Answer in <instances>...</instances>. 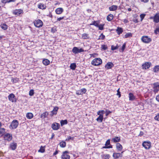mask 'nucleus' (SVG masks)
Segmentation results:
<instances>
[{
	"label": "nucleus",
	"mask_w": 159,
	"mask_h": 159,
	"mask_svg": "<svg viewBox=\"0 0 159 159\" xmlns=\"http://www.w3.org/2000/svg\"><path fill=\"white\" fill-rule=\"evenodd\" d=\"M102 63L101 59L99 58L94 59L91 62V64L94 66H98Z\"/></svg>",
	"instance_id": "obj_1"
},
{
	"label": "nucleus",
	"mask_w": 159,
	"mask_h": 159,
	"mask_svg": "<svg viewBox=\"0 0 159 159\" xmlns=\"http://www.w3.org/2000/svg\"><path fill=\"white\" fill-rule=\"evenodd\" d=\"M18 124V121L17 120H14L11 122L9 128L11 129H16L17 127Z\"/></svg>",
	"instance_id": "obj_2"
},
{
	"label": "nucleus",
	"mask_w": 159,
	"mask_h": 159,
	"mask_svg": "<svg viewBox=\"0 0 159 159\" xmlns=\"http://www.w3.org/2000/svg\"><path fill=\"white\" fill-rule=\"evenodd\" d=\"M34 23V26L37 28H41L43 25V22L40 19L35 20Z\"/></svg>",
	"instance_id": "obj_3"
},
{
	"label": "nucleus",
	"mask_w": 159,
	"mask_h": 159,
	"mask_svg": "<svg viewBox=\"0 0 159 159\" xmlns=\"http://www.w3.org/2000/svg\"><path fill=\"white\" fill-rule=\"evenodd\" d=\"M3 136L4 139L5 140H7L8 142L11 141L12 138V135L8 133H7L4 135L2 134L1 136Z\"/></svg>",
	"instance_id": "obj_4"
},
{
	"label": "nucleus",
	"mask_w": 159,
	"mask_h": 159,
	"mask_svg": "<svg viewBox=\"0 0 159 159\" xmlns=\"http://www.w3.org/2000/svg\"><path fill=\"white\" fill-rule=\"evenodd\" d=\"M84 51L83 48H79L78 47H73L72 50L73 52L75 54H76L79 53L84 52Z\"/></svg>",
	"instance_id": "obj_5"
},
{
	"label": "nucleus",
	"mask_w": 159,
	"mask_h": 159,
	"mask_svg": "<svg viewBox=\"0 0 159 159\" xmlns=\"http://www.w3.org/2000/svg\"><path fill=\"white\" fill-rule=\"evenodd\" d=\"M9 100L12 102H16L17 99L14 94L12 93L10 94L8 96Z\"/></svg>",
	"instance_id": "obj_6"
},
{
	"label": "nucleus",
	"mask_w": 159,
	"mask_h": 159,
	"mask_svg": "<svg viewBox=\"0 0 159 159\" xmlns=\"http://www.w3.org/2000/svg\"><path fill=\"white\" fill-rule=\"evenodd\" d=\"M142 41L144 43H148L152 41V39L149 38L147 36H143L142 37L141 39Z\"/></svg>",
	"instance_id": "obj_7"
},
{
	"label": "nucleus",
	"mask_w": 159,
	"mask_h": 159,
	"mask_svg": "<svg viewBox=\"0 0 159 159\" xmlns=\"http://www.w3.org/2000/svg\"><path fill=\"white\" fill-rule=\"evenodd\" d=\"M151 145V143L149 141H145L143 142L142 144L143 146L146 149H149Z\"/></svg>",
	"instance_id": "obj_8"
},
{
	"label": "nucleus",
	"mask_w": 159,
	"mask_h": 159,
	"mask_svg": "<svg viewBox=\"0 0 159 159\" xmlns=\"http://www.w3.org/2000/svg\"><path fill=\"white\" fill-rule=\"evenodd\" d=\"M152 65V63L150 62H146L142 64V68L143 69H149Z\"/></svg>",
	"instance_id": "obj_9"
},
{
	"label": "nucleus",
	"mask_w": 159,
	"mask_h": 159,
	"mask_svg": "<svg viewBox=\"0 0 159 159\" xmlns=\"http://www.w3.org/2000/svg\"><path fill=\"white\" fill-rule=\"evenodd\" d=\"M68 153V152L67 151H65L64 152L61 156V159H70V155L67 154Z\"/></svg>",
	"instance_id": "obj_10"
},
{
	"label": "nucleus",
	"mask_w": 159,
	"mask_h": 159,
	"mask_svg": "<svg viewBox=\"0 0 159 159\" xmlns=\"http://www.w3.org/2000/svg\"><path fill=\"white\" fill-rule=\"evenodd\" d=\"M60 127L59 124L57 123H54L52 125V128L54 130H57L59 129Z\"/></svg>",
	"instance_id": "obj_11"
},
{
	"label": "nucleus",
	"mask_w": 159,
	"mask_h": 159,
	"mask_svg": "<svg viewBox=\"0 0 159 159\" xmlns=\"http://www.w3.org/2000/svg\"><path fill=\"white\" fill-rule=\"evenodd\" d=\"M17 146L16 143L13 142L10 144V148L12 150H14L16 148Z\"/></svg>",
	"instance_id": "obj_12"
},
{
	"label": "nucleus",
	"mask_w": 159,
	"mask_h": 159,
	"mask_svg": "<svg viewBox=\"0 0 159 159\" xmlns=\"http://www.w3.org/2000/svg\"><path fill=\"white\" fill-rule=\"evenodd\" d=\"M113 64L111 62H108L105 66V68L107 69H111L114 66Z\"/></svg>",
	"instance_id": "obj_13"
},
{
	"label": "nucleus",
	"mask_w": 159,
	"mask_h": 159,
	"mask_svg": "<svg viewBox=\"0 0 159 159\" xmlns=\"http://www.w3.org/2000/svg\"><path fill=\"white\" fill-rule=\"evenodd\" d=\"M58 109V107L57 106L54 107L53 110L51 112V115L52 116L54 115L57 114Z\"/></svg>",
	"instance_id": "obj_14"
},
{
	"label": "nucleus",
	"mask_w": 159,
	"mask_h": 159,
	"mask_svg": "<svg viewBox=\"0 0 159 159\" xmlns=\"http://www.w3.org/2000/svg\"><path fill=\"white\" fill-rule=\"evenodd\" d=\"M154 22L156 23H157L159 22V13H157L154 16Z\"/></svg>",
	"instance_id": "obj_15"
},
{
	"label": "nucleus",
	"mask_w": 159,
	"mask_h": 159,
	"mask_svg": "<svg viewBox=\"0 0 159 159\" xmlns=\"http://www.w3.org/2000/svg\"><path fill=\"white\" fill-rule=\"evenodd\" d=\"M23 12L21 9L16 10L13 12V14L15 15L19 16Z\"/></svg>",
	"instance_id": "obj_16"
},
{
	"label": "nucleus",
	"mask_w": 159,
	"mask_h": 159,
	"mask_svg": "<svg viewBox=\"0 0 159 159\" xmlns=\"http://www.w3.org/2000/svg\"><path fill=\"white\" fill-rule=\"evenodd\" d=\"M63 9L61 7L58 8L55 10V12L57 14H60L63 11Z\"/></svg>",
	"instance_id": "obj_17"
},
{
	"label": "nucleus",
	"mask_w": 159,
	"mask_h": 159,
	"mask_svg": "<svg viewBox=\"0 0 159 159\" xmlns=\"http://www.w3.org/2000/svg\"><path fill=\"white\" fill-rule=\"evenodd\" d=\"M129 101H133L135 99V97L132 93H130L129 94Z\"/></svg>",
	"instance_id": "obj_18"
},
{
	"label": "nucleus",
	"mask_w": 159,
	"mask_h": 159,
	"mask_svg": "<svg viewBox=\"0 0 159 159\" xmlns=\"http://www.w3.org/2000/svg\"><path fill=\"white\" fill-rule=\"evenodd\" d=\"M48 115V111H45L40 116L41 118L43 119L45 118H47Z\"/></svg>",
	"instance_id": "obj_19"
},
{
	"label": "nucleus",
	"mask_w": 159,
	"mask_h": 159,
	"mask_svg": "<svg viewBox=\"0 0 159 159\" xmlns=\"http://www.w3.org/2000/svg\"><path fill=\"white\" fill-rule=\"evenodd\" d=\"M116 146L118 151H121L123 147L122 145L119 143H117L116 144Z\"/></svg>",
	"instance_id": "obj_20"
},
{
	"label": "nucleus",
	"mask_w": 159,
	"mask_h": 159,
	"mask_svg": "<svg viewBox=\"0 0 159 159\" xmlns=\"http://www.w3.org/2000/svg\"><path fill=\"white\" fill-rule=\"evenodd\" d=\"M120 140V137H115V138L112 139L111 141H113L114 143H118L119 142Z\"/></svg>",
	"instance_id": "obj_21"
},
{
	"label": "nucleus",
	"mask_w": 159,
	"mask_h": 159,
	"mask_svg": "<svg viewBox=\"0 0 159 159\" xmlns=\"http://www.w3.org/2000/svg\"><path fill=\"white\" fill-rule=\"evenodd\" d=\"M152 71L155 73L159 72V65H156L153 68Z\"/></svg>",
	"instance_id": "obj_22"
},
{
	"label": "nucleus",
	"mask_w": 159,
	"mask_h": 159,
	"mask_svg": "<svg viewBox=\"0 0 159 159\" xmlns=\"http://www.w3.org/2000/svg\"><path fill=\"white\" fill-rule=\"evenodd\" d=\"M118 6L116 5H112L109 7V9L110 11H115L117 9Z\"/></svg>",
	"instance_id": "obj_23"
},
{
	"label": "nucleus",
	"mask_w": 159,
	"mask_h": 159,
	"mask_svg": "<svg viewBox=\"0 0 159 159\" xmlns=\"http://www.w3.org/2000/svg\"><path fill=\"white\" fill-rule=\"evenodd\" d=\"M43 63L44 65L48 66L50 64V61L48 59H45L43 60Z\"/></svg>",
	"instance_id": "obj_24"
},
{
	"label": "nucleus",
	"mask_w": 159,
	"mask_h": 159,
	"mask_svg": "<svg viewBox=\"0 0 159 159\" xmlns=\"http://www.w3.org/2000/svg\"><path fill=\"white\" fill-rule=\"evenodd\" d=\"M116 31L117 34L119 35L123 32V29L122 28L118 27L117 28Z\"/></svg>",
	"instance_id": "obj_25"
},
{
	"label": "nucleus",
	"mask_w": 159,
	"mask_h": 159,
	"mask_svg": "<svg viewBox=\"0 0 159 159\" xmlns=\"http://www.w3.org/2000/svg\"><path fill=\"white\" fill-rule=\"evenodd\" d=\"M0 27L4 30H7L8 28L7 25L5 23L2 24L0 25Z\"/></svg>",
	"instance_id": "obj_26"
},
{
	"label": "nucleus",
	"mask_w": 159,
	"mask_h": 159,
	"mask_svg": "<svg viewBox=\"0 0 159 159\" xmlns=\"http://www.w3.org/2000/svg\"><path fill=\"white\" fill-rule=\"evenodd\" d=\"M46 7V6L44 4L42 3H40L38 5V7L42 9H45Z\"/></svg>",
	"instance_id": "obj_27"
},
{
	"label": "nucleus",
	"mask_w": 159,
	"mask_h": 159,
	"mask_svg": "<svg viewBox=\"0 0 159 159\" xmlns=\"http://www.w3.org/2000/svg\"><path fill=\"white\" fill-rule=\"evenodd\" d=\"M104 113V111L103 110H100L97 112V114L100 116L103 117V115Z\"/></svg>",
	"instance_id": "obj_28"
},
{
	"label": "nucleus",
	"mask_w": 159,
	"mask_h": 159,
	"mask_svg": "<svg viewBox=\"0 0 159 159\" xmlns=\"http://www.w3.org/2000/svg\"><path fill=\"white\" fill-rule=\"evenodd\" d=\"M76 67V63H71L70 66V69L73 70H75Z\"/></svg>",
	"instance_id": "obj_29"
},
{
	"label": "nucleus",
	"mask_w": 159,
	"mask_h": 159,
	"mask_svg": "<svg viewBox=\"0 0 159 159\" xmlns=\"http://www.w3.org/2000/svg\"><path fill=\"white\" fill-rule=\"evenodd\" d=\"M119 153L115 152L113 155V157L115 159H117L120 157Z\"/></svg>",
	"instance_id": "obj_30"
},
{
	"label": "nucleus",
	"mask_w": 159,
	"mask_h": 159,
	"mask_svg": "<svg viewBox=\"0 0 159 159\" xmlns=\"http://www.w3.org/2000/svg\"><path fill=\"white\" fill-rule=\"evenodd\" d=\"M61 125L62 126L65 125H66L68 123V121L67 120H62L60 121Z\"/></svg>",
	"instance_id": "obj_31"
},
{
	"label": "nucleus",
	"mask_w": 159,
	"mask_h": 159,
	"mask_svg": "<svg viewBox=\"0 0 159 159\" xmlns=\"http://www.w3.org/2000/svg\"><path fill=\"white\" fill-rule=\"evenodd\" d=\"M26 117L29 119H31L33 117V115L31 113H28L26 115Z\"/></svg>",
	"instance_id": "obj_32"
},
{
	"label": "nucleus",
	"mask_w": 159,
	"mask_h": 159,
	"mask_svg": "<svg viewBox=\"0 0 159 159\" xmlns=\"http://www.w3.org/2000/svg\"><path fill=\"white\" fill-rule=\"evenodd\" d=\"M16 0H1V2L4 4L7 3H10L11 2H15Z\"/></svg>",
	"instance_id": "obj_33"
},
{
	"label": "nucleus",
	"mask_w": 159,
	"mask_h": 159,
	"mask_svg": "<svg viewBox=\"0 0 159 159\" xmlns=\"http://www.w3.org/2000/svg\"><path fill=\"white\" fill-rule=\"evenodd\" d=\"M103 119V117L99 116L96 119V120L99 123L102 122Z\"/></svg>",
	"instance_id": "obj_34"
},
{
	"label": "nucleus",
	"mask_w": 159,
	"mask_h": 159,
	"mask_svg": "<svg viewBox=\"0 0 159 159\" xmlns=\"http://www.w3.org/2000/svg\"><path fill=\"white\" fill-rule=\"evenodd\" d=\"M113 15L112 14H110L107 16V19L108 21H111L113 19Z\"/></svg>",
	"instance_id": "obj_35"
},
{
	"label": "nucleus",
	"mask_w": 159,
	"mask_h": 159,
	"mask_svg": "<svg viewBox=\"0 0 159 159\" xmlns=\"http://www.w3.org/2000/svg\"><path fill=\"white\" fill-rule=\"evenodd\" d=\"M66 142L63 141H62L59 143L60 146L61 148L65 147L66 146Z\"/></svg>",
	"instance_id": "obj_36"
},
{
	"label": "nucleus",
	"mask_w": 159,
	"mask_h": 159,
	"mask_svg": "<svg viewBox=\"0 0 159 159\" xmlns=\"http://www.w3.org/2000/svg\"><path fill=\"white\" fill-rule=\"evenodd\" d=\"M82 38L83 39H89V37L88 34L84 33L82 35Z\"/></svg>",
	"instance_id": "obj_37"
},
{
	"label": "nucleus",
	"mask_w": 159,
	"mask_h": 159,
	"mask_svg": "<svg viewBox=\"0 0 159 159\" xmlns=\"http://www.w3.org/2000/svg\"><path fill=\"white\" fill-rule=\"evenodd\" d=\"M102 157L104 159H109L110 157V156L108 154H104L102 156Z\"/></svg>",
	"instance_id": "obj_38"
},
{
	"label": "nucleus",
	"mask_w": 159,
	"mask_h": 159,
	"mask_svg": "<svg viewBox=\"0 0 159 159\" xmlns=\"http://www.w3.org/2000/svg\"><path fill=\"white\" fill-rule=\"evenodd\" d=\"M98 22V21H94L92 23H91L90 24V25H93L97 27L98 26V25L99 24V22Z\"/></svg>",
	"instance_id": "obj_39"
},
{
	"label": "nucleus",
	"mask_w": 159,
	"mask_h": 159,
	"mask_svg": "<svg viewBox=\"0 0 159 159\" xmlns=\"http://www.w3.org/2000/svg\"><path fill=\"white\" fill-rule=\"evenodd\" d=\"M45 146H44L43 147L42 146H41L40 147V149L38 151V152H40L41 153H43L45 151Z\"/></svg>",
	"instance_id": "obj_40"
},
{
	"label": "nucleus",
	"mask_w": 159,
	"mask_h": 159,
	"mask_svg": "<svg viewBox=\"0 0 159 159\" xmlns=\"http://www.w3.org/2000/svg\"><path fill=\"white\" fill-rule=\"evenodd\" d=\"M153 92L155 93H157L159 91V89L155 86H153Z\"/></svg>",
	"instance_id": "obj_41"
},
{
	"label": "nucleus",
	"mask_w": 159,
	"mask_h": 159,
	"mask_svg": "<svg viewBox=\"0 0 159 159\" xmlns=\"http://www.w3.org/2000/svg\"><path fill=\"white\" fill-rule=\"evenodd\" d=\"M104 24H100L99 25L98 24V26L97 27L98 28L99 30H102L104 29Z\"/></svg>",
	"instance_id": "obj_42"
},
{
	"label": "nucleus",
	"mask_w": 159,
	"mask_h": 159,
	"mask_svg": "<svg viewBox=\"0 0 159 159\" xmlns=\"http://www.w3.org/2000/svg\"><path fill=\"white\" fill-rule=\"evenodd\" d=\"M126 47V43H124L122 45V48L121 49V50L120 51V52H123Z\"/></svg>",
	"instance_id": "obj_43"
},
{
	"label": "nucleus",
	"mask_w": 159,
	"mask_h": 159,
	"mask_svg": "<svg viewBox=\"0 0 159 159\" xmlns=\"http://www.w3.org/2000/svg\"><path fill=\"white\" fill-rule=\"evenodd\" d=\"M132 36V34L131 33H127L125 35V38H127L129 37H131Z\"/></svg>",
	"instance_id": "obj_44"
},
{
	"label": "nucleus",
	"mask_w": 159,
	"mask_h": 159,
	"mask_svg": "<svg viewBox=\"0 0 159 159\" xmlns=\"http://www.w3.org/2000/svg\"><path fill=\"white\" fill-rule=\"evenodd\" d=\"M34 90L33 89H31L29 92V95L30 96H32L34 95Z\"/></svg>",
	"instance_id": "obj_45"
},
{
	"label": "nucleus",
	"mask_w": 159,
	"mask_h": 159,
	"mask_svg": "<svg viewBox=\"0 0 159 159\" xmlns=\"http://www.w3.org/2000/svg\"><path fill=\"white\" fill-rule=\"evenodd\" d=\"M118 46L117 45L116 46H114L113 45L111 46V50H116L118 49Z\"/></svg>",
	"instance_id": "obj_46"
},
{
	"label": "nucleus",
	"mask_w": 159,
	"mask_h": 159,
	"mask_svg": "<svg viewBox=\"0 0 159 159\" xmlns=\"http://www.w3.org/2000/svg\"><path fill=\"white\" fill-rule=\"evenodd\" d=\"M153 86H155L159 89V82L154 83L153 84Z\"/></svg>",
	"instance_id": "obj_47"
},
{
	"label": "nucleus",
	"mask_w": 159,
	"mask_h": 159,
	"mask_svg": "<svg viewBox=\"0 0 159 159\" xmlns=\"http://www.w3.org/2000/svg\"><path fill=\"white\" fill-rule=\"evenodd\" d=\"M101 48L104 50H106L107 49V47L106 45H102L101 46Z\"/></svg>",
	"instance_id": "obj_48"
},
{
	"label": "nucleus",
	"mask_w": 159,
	"mask_h": 159,
	"mask_svg": "<svg viewBox=\"0 0 159 159\" xmlns=\"http://www.w3.org/2000/svg\"><path fill=\"white\" fill-rule=\"evenodd\" d=\"M18 80H19V79L17 78H16L15 79L12 78V79H11V81L13 83H16L18 81Z\"/></svg>",
	"instance_id": "obj_49"
},
{
	"label": "nucleus",
	"mask_w": 159,
	"mask_h": 159,
	"mask_svg": "<svg viewBox=\"0 0 159 159\" xmlns=\"http://www.w3.org/2000/svg\"><path fill=\"white\" fill-rule=\"evenodd\" d=\"M74 139V137H71L70 136H69L68 137V138L66 139V141H69L70 140H73Z\"/></svg>",
	"instance_id": "obj_50"
},
{
	"label": "nucleus",
	"mask_w": 159,
	"mask_h": 159,
	"mask_svg": "<svg viewBox=\"0 0 159 159\" xmlns=\"http://www.w3.org/2000/svg\"><path fill=\"white\" fill-rule=\"evenodd\" d=\"M5 132V129L4 128L0 129V134H3Z\"/></svg>",
	"instance_id": "obj_51"
},
{
	"label": "nucleus",
	"mask_w": 159,
	"mask_h": 159,
	"mask_svg": "<svg viewBox=\"0 0 159 159\" xmlns=\"http://www.w3.org/2000/svg\"><path fill=\"white\" fill-rule=\"evenodd\" d=\"M57 31L56 28L55 27L52 28L51 29V32L53 33H54Z\"/></svg>",
	"instance_id": "obj_52"
},
{
	"label": "nucleus",
	"mask_w": 159,
	"mask_h": 159,
	"mask_svg": "<svg viewBox=\"0 0 159 159\" xmlns=\"http://www.w3.org/2000/svg\"><path fill=\"white\" fill-rule=\"evenodd\" d=\"M159 33V27L156 28L154 30V33L156 34Z\"/></svg>",
	"instance_id": "obj_53"
},
{
	"label": "nucleus",
	"mask_w": 159,
	"mask_h": 159,
	"mask_svg": "<svg viewBox=\"0 0 159 159\" xmlns=\"http://www.w3.org/2000/svg\"><path fill=\"white\" fill-rule=\"evenodd\" d=\"M110 139H108L106 142V143L105 144V145L106 146H108V145H110Z\"/></svg>",
	"instance_id": "obj_54"
},
{
	"label": "nucleus",
	"mask_w": 159,
	"mask_h": 159,
	"mask_svg": "<svg viewBox=\"0 0 159 159\" xmlns=\"http://www.w3.org/2000/svg\"><path fill=\"white\" fill-rule=\"evenodd\" d=\"M146 15L145 14H141L140 16L141 18V20L142 21L143 20L144 18Z\"/></svg>",
	"instance_id": "obj_55"
},
{
	"label": "nucleus",
	"mask_w": 159,
	"mask_h": 159,
	"mask_svg": "<svg viewBox=\"0 0 159 159\" xmlns=\"http://www.w3.org/2000/svg\"><path fill=\"white\" fill-rule=\"evenodd\" d=\"M80 90L81 92V93H82V94L83 93H85L87 91L86 89L85 88H83L81 89Z\"/></svg>",
	"instance_id": "obj_56"
},
{
	"label": "nucleus",
	"mask_w": 159,
	"mask_h": 159,
	"mask_svg": "<svg viewBox=\"0 0 159 159\" xmlns=\"http://www.w3.org/2000/svg\"><path fill=\"white\" fill-rule=\"evenodd\" d=\"M105 38V36L102 33L101 34V35L99 36V39H101L102 40L104 39Z\"/></svg>",
	"instance_id": "obj_57"
},
{
	"label": "nucleus",
	"mask_w": 159,
	"mask_h": 159,
	"mask_svg": "<svg viewBox=\"0 0 159 159\" xmlns=\"http://www.w3.org/2000/svg\"><path fill=\"white\" fill-rule=\"evenodd\" d=\"M106 116H107L110 113H111V111H108V110L106 109Z\"/></svg>",
	"instance_id": "obj_58"
},
{
	"label": "nucleus",
	"mask_w": 159,
	"mask_h": 159,
	"mask_svg": "<svg viewBox=\"0 0 159 159\" xmlns=\"http://www.w3.org/2000/svg\"><path fill=\"white\" fill-rule=\"evenodd\" d=\"M154 119L156 120L159 121V114L155 117Z\"/></svg>",
	"instance_id": "obj_59"
},
{
	"label": "nucleus",
	"mask_w": 159,
	"mask_h": 159,
	"mask_svg": "<svg viewBox=\"0 0 159 159\" xmlns=\"http://www.w3.org/2000/svg\"><path fill=\"white\" fill-rule=\"evenodd\" d=\"M133 21L135 23H137L139 22V20L138 19L136 18H134L133 19Z\"/></svg>",
	"instance_id": "obj_60"
},
{
	"label": "nucleus",
	"mask_w": 159,
	"mask_h": 159,
	"mask_svg": "<svg viewBox=\"0 0 159 159\" xmlns=\"http://www.w3.org/2000/svg\"><path fill=\"white\" fill-rule=\"evenodd\" d=\"M76 94H77L78 95H80L82 94V93H81V92L80 90H78L76 91Z\"/></svg>",
	"instance_id": "obj_61"
},
{
	"label": "nucleus",
	"mask_w": 159,
	"mask_h": 159,
	"mask_svg": "<svg viewBox=\"0 0 159 159\" xmlns=\"http://www.w3.org/2000/svg\"><path fill=\"white\" fill-rule=\"evenodd\" d=\"M64 18V17H60L59 18H58L57 19V21H60L61 20L63 19Z\"/></svg>",
	"instance_id": "obj_62"
},
{
	"label": "nucleus",
	"mask_w": 159,
	"mask_h": 159,
	"mask_svg": "<svg viewBox=\"0 0 159 159\" xmlns=\"http://www.w3.org/2000/svg\"><path fill=\"white\" fill-rule=\"evenodd\" d=\"M156 99L158 102H159V94L156 96Z\"/></svg>",
	"instance_id": "obj_63"
},
{
	"label": "nucleus",
	"mask_w": 159,
	"mask_h": 159,
	"mask_svg": "<svg viewBox=\"0 0 159 159\" xmlns=\"http://www.w3.org/2000/svg\"><path fill=\"white\" fill-rule=\"evenodd\" d=\"M143 134H144V133H143V132L142 131H140V133L138 136H139L141 137V136H142V135H143Z\"/></svg>",
	"instance_id": "obj_64"
}]
</instances>
